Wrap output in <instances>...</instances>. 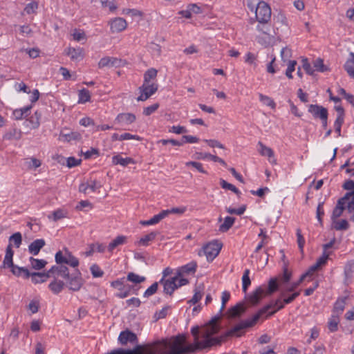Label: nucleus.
Masks as SVG:
<instances>
[{
	"label": "nucleus",
	"mask_w": 354,
	"mask_h": 354,
	"mask_svg": "<svg viewBox=\"0 0 354 354\" xmlns=\"http://www.w3.org/2000/svg\"><path fill=\"white\" fill-rule=\"evenodd\" d=\"M53 267H57V270L51 273L48 278H54L48 284V288L53 294H59L65 286L74 292L81 289L84 283V280L78 269L70 274L68 268L65 265L53 266Z\"/></svg>",
	"instance_id": "nucleus-2"
},
{
	"label": "nucleus",
	"mask_w": 354,
	"mask_h": 354,
	"mask_svg": "<svg viewBox=\"0 0 354 354\" xmlns=\"http://www.w3.org/2000/svg\"><path fill=\"white\" fill-rule=\"evenodd\" d=\"M68 216V211L64 209H57L53 212L52 216H48L49 218H53L54 221H57Z\"/></svg>",
	"instance_id": "nucleus-30"
},
{
	"label": "nucleus",
	"mask_w": 354,
	"mask_h": 354,
	"mask_svg": "<svg viewBox=\"0 0 354 354\" xmlns=\"http://www.w3.org/2000/svg\"><path fill=\"white\" fill-rule=\"evenodd\" d=\"M302 62V67L306 73L310 75H314L315 71L312 68L310 63L308 62V59H304Z\"/></svg>",
	"instance_id": "nucleus-58"
},
{
	"label": "nucleus",
	"mask_w": 354,
	"mask_h": 354,
	"mask_svg": "<svg viewBox=\"0 0 354 354\" xmlns=\"http://www.w3.org/2000/svg\"><path fill=\"white\" fill-rule=\"evenodd\" d=\"M344 68L348 73V76L354 79V53H350L349 57L344 65Z\"/></svg>",
	"instance_id": "nucleus-21"
},
{
	"label": "nucleus",
	"mask_w": 354,
	"mask_h": 354,
	"mask_svg": "<svg viewBox=\"0 0 354 354\" xmlns=\"http://www.w3.org/2000/svg\"><path fill=\"white\" fill-rule=\"evenodd\" d=\"M169 308L170 307L167 306L162 308V309L160 310V311L156 312L154 315V318L156 321L166 317V316L167 315V310L169 309Z\"/></svg>",
	"instance_id": "nucleus-55"
},
{
	"label": "nucleus",
	"mask_w": 354,
	"mask_h": 354,
	"mask_svg": "<svg viewBox=\"0 0 354 354\" xmlns=\"http://www.w3.org/2000/svg\"><path fill=\"white\" fill-rule=\"evenodd\" d=\"M9 241L14 243L15 246L19 248L22 242V236L20 232H16L10 236Z\"/></svg>",
	"instance_id": "nucleus-45"
},
{
	"label": "nucleus",
	"mask_w": 354,
	"mask_h": 354,
	"mask_svg": "<svg viewBox=\"0 0 354 354\" xmlns=\"http://www.w3.org/2000/svg\"><path fill=\"white\" fill-rule=\"evenodd\" d=\"M159 234L158 232L154 231L142 237L138 241L139 245L147 246L149 245V242L153 241L157 235Z\"/></svg>",
	"instance_id": "nucleus-31"
},
{
	"label": "nucleus",
	"mask_w": 354,
	"mask_h": 354,
	"mask_svg": "<svg viewBox=\"0 0 354 354\" xmlns=\"http://www.w3.org/2000/svg\"><path fill=\"white\" fill-rule=\"evenodd\" d=\"M223 244L214 241L205 244L198 252V256L205 255L208 261H212L219 254Z\"/></svg>",
	"instance_id": "nucleus-6"
},
{
	"label": "nucleus",
	"mask_w": 354,
	"mask_h": 354,
	"mask_svg": "<svg viewBox=\"0 0 354 354\" xmlns=\"http://www.w3.org/2000/svg\"><path fill=\"white\" fill-rule=\"evenodd\" d=\"M31 267L32 269L39 270L44 268L47 265V261L44 259H38L32 257L29 259Z\"/></svg>",
	"instance_id": "nucleus-27"
},
{
	"label": "nucleus",
	"mask_w": 354,
	"mask_h": 354,
	"mask_svg": "<svg viewBox=\"0 0 354 354\" xmlns=\"http://www.w3.org/2000/svg\"><path fill=\"white\" fill-rule=\"evenodd\" d=\"M249 274L250 270L245 269L242 277V289L244 293L247 292L248 288L251 284V280Z\"/></svg>",
	"instance_id": "nucleus-34"
},
{
	"label": "nucleus",
	"mask_w": 354,
	"mask_h": 354,
	"mask_svg": "<svg viewBox=\"0 0 354 354\" xmlns=\"http://www.w3.org/2000/svg\"><path fill=\"white\" fill-rule=\"evenodd\" d=\"M324 202H319L316 211L317 218L321 225L323 224L322 216L324 215V210L323 208Z\"/></svg>",
	"instance_id": "nucleus-50"
},
{
	"label": "nucleus",
	"mask_w": 354,
	"mask_h": 354,
	"mask_svg": "<svg viewBox=\"0 0 354 354\" xmlns=\"http://www.w3.org/2000/svg\"><path fill=\"white\" fill-rule=\"evenodd\" d=\"M14 251L12 249V244L9 243L6 250V255L3 261V267L6 268L7 266H12V257Z\"/></svg>",
	"instance_id": "nucleus-24"
},
{
	"label": "nucleus",
	"mask_w": 354,
	"mask_h": 354,
	"mask_svg": "<svg viewBox=\"0 0 354 354\" xmlns=\"http://www.w3.org/2000/svg\"><path fill=\"white\" fill-rule=\"evenodd\" d=\"M246 310L244 302H239L232 306L228 310L229 317L230 318H236L241 317Z\"/></svg>",
	"instance_id": "nucleus-17"
},
{
	"label": "nucleus",
	"mask_w": 354,
	"mask_h": 354,
	"mask_svg": "<svg viewBox=\"0 0 354 354\" xmlns=\"http://www.w3.org/2000/svg\"><path fill=\"white\" fill-rule=\"evenodd\" d=\"M335 223L334 228L336 230H347L350 225L347 220L342 219L339 221L333 222Z\"/></svg>",
	"instance_id": "nucleus-44"
},
{
	"label": "nucleus",
	"mask_w": 354,
	"mask_h": 354,
	"mask_svg": "<svg viewBox=\"0 0 354 354\" xmlns=\"http://www.w3.org/2000/svg\"><path fill=\"white\" fill-rule=\"evenodd\" d=\"M79 100L78 103L84 104L91 100L90 91L86 88H82L79 91Z\"/></svg>",
	"instance_id": "nucleus-35"
},
{
	"label": "nucleus",
	"mask_w": 354,
	"mask_h": 354,
	"mask_svg": "<svg viewBox=\"0 0 354 354\" xmlns=\"http://www.w3.org/2000/svg\"><path fill=\"white\" fill-rule=\"evenodd\" d=\"M111 30L113 32H119L124 30L127 26L126 20L122 17H116L110 22Z\"/></svg>",
	"instance_id": "nucleus-16"
},
{
	"label": "nucleus",
	"mask_w": 354,
	"mask_h": 354,
	"mask_svg": "<svg viewBox=\"0 0 354 354\" xmlns=\"http://www.w3.org/2000/svg\"><path fill=\"white\" fill-rule=\"evenodd\" d=\"M136 120V117L133 113H122L117 115L115 121L118 123L129 124L134 122Z\"/></svg>",
	"instance_id": "nucleus-19"
},
{
	"label": "nucleus",
	"mask_w": 354,
	"mask_h": 354,
	"mask_svg": "<svg viewBox=\"0 0 354 354\" xmlns=\"http://www.w3.org/2000/svg\"><path fill=\"white\" fill-rule=\"evenodd\" d=\"M112 162L113 165H120L122 166L126 167L129 164H134L135 160L130 157L122 158L120 155H116L113 156Z\"/></svg>",
	"instance_id": "nucleus-23"
},
{
	"label": "nucleus",
	"mask_w": 354,
	"mask_h": 354,
	"mask_svg": "<svg viewBox=\"0 0 354 354\" xmlns=\"http://www.w3.org/2000/svg\"><path fill=\"white\" fill-rule=\"evenodd\" d=\"M64 54L68 56L72 60H80L84 57L83 48L80 46H69L64 50Z\"/></svg>",
	"instance_id": "nucleus-13"
},
{
	"label": "nucleus",
	"mask_w": 354,
	"mask_h": 354,
	"mask_svg": "<svg viewBox=\"0 0 354 354\" xmlns=\"http://www.w3.org/2000/svg\"><path fill=\"white\" fill-rule=\"evenodd\" d=\"M246 207V205H243L238 209L226 207V211L230 214L241 215L245 212Z\"/></svg>",
	"instance_id": "nucleus-47"
},
{
	"label": "nucleus",
	"mask_w": 354,
	"mask_h": 354,
	"mask_svg": "<svg viewBox=\"0 0 354 354\" xmlns=\"http://www.w3.org/2000/svg\"><path fill=\"white\" fill-rule=\"evenodd\" d=\"M82 162L81 159H76L75 157H69L67 158V167L69 168L79 165Z\"/></svg>",
	"instance_id": "nucleus-64"
},
{
	"label": "nucleus",
	"mask_w": 354,
	"mask_h": 354,
	"mask_svg": "<svg viewBox=\"0 0 354 354\" xmlns=\"http://www.w3.org/2000/svg\"><path fill=\"white\" fill-rule=\"evenodd\" d=\"M41 113L38 111H35L27 120L30 124L31 129H37L40 124Z\"/></svg>",
	"instance_id": "nucleus-29"
},
{
	"label": "nucleus",
	"mask_w": 354,
	"mask_h": 354,
	"mask_svg": "<svg viewBox=\"0 0 354 354\" xmlns=\"http://www.w3.org/2000/svg\"><path fill=\"white\" fill-rule=\"evenodd\" d=\"M297 244H298V247L300 250V251L301 252H303L304 251V244H305V239L303 236V235L301 234V231L300 229H297Z\"/></svg>",
	"instance_id": "nucleus-52"
},
{
	"label": "nucleus",
	"mask_w": 354,
	"mask_h": 354,
	"mask_svg": "<svg viewBox=\"0 0 354 354\" xmlns=\"http://www.w3.org/2000/svg\"><path fill=\"white\" fill-rule=\"evenodd\" d=\"M91 274L93 277H102L104 275V272L100 269L98 265L93 264L90 268Z\"/></svg>",
	"instance_id": "nucleus-51"
},
{
	"label": "nucleus",
	"mask_w": 354,
	"mask_h": 354,
	"mask_svg": "<svg viewBox=\"0 0 354 354\" xmlns=\"http://www.w3.org/2000/svg\"><path fill=\"white\" fill-rule=\"evenodd\" d=\"M199 327L194 326L191 333L194 337V344L188 343L185 333L152 342L146 346H137L131 351H120L119 354H193L199 350L211 348L210 339L200 341Z\"/></svg>",
	"instance_id": "nucleus-1"
},
{
	"label": "nucleus",
	"mask_w": 354,
	"mask_h": 354,
	"mask_svg": "<svg viewBox=\"0 0 354 354\" xmlns=\"http://www.w3.org/2000/svg\"><path fill=\"white\" fill-rule=\"evenodd\" d=\"M60 136L64 138L65 140L69 142L72 140H77L80 138V135L76 132H71L70 133H61Z\"/></svg>",
	"instance_id": "nucleus-59"
},
{
	"label": "nucleus",
	"mask_w": 354,
	"mask_h": 354,
	"mask_svg": "<svg viewBox=\"0 0 354 354\" xmlns=\"http://www.w3.org/2000/svg\"><path fill=\"white\" fill-rule=\"evenodd\" d=\"M313 66L319 72L323 73L328 71V68L324 64V60L321 58H317L314 61Z\"/></svg>",
	"instance_id": "nucleus-43"
},
{
	"label": "nucleus",
	"mask_w": 354,
	"mask_h": 354,
	"mask_svg": "<svg viewBox=\"0 0 354 354\" xmlns=\"http://www.w3.org/2000/svg\"><path fill=\"white\" fill-rule=\"evenodd\" d=\"M255 15L259 23H268L271 18V8L266 2L260 1L256 7Z\"/></svg>",
	"instance_id": "nucleus-9"
},
{
	"label": "nucleus",
	"mask_w": 354,
	"mask_h": 354,
	"mask_svg": "<svg viewBox=\"0 0 354 354\" xmlns=\"http://www.w3.org/2000/svg\"><path fill=\"white\" fill-rule=\"evenodd\" d=\"M38 8V3L35 1H32L28 4L26 5V6L24 8V11L30 15L33 12H35V10Z\"/></svg>",
	"instance_id": "nucleus-61"
},
{
	"label": "nucleus",
	"mask_w": 354,
	"mask_h": 354,
	"mask_svg": "<svg viewBox=\"0 0 354 354\" xmlns=\"http://www.w3.org/2000/svg\"><path fill=\"white\" fill-rule=\"evenodd\" d=\"M198 267L197 262L192 261L186 265L180 267L177 271V276L182 277L183 274H194Z\"/></svg>",
	"instance_id": "nucleus-14"
},
{
	"label": "nucleus",
	"mask_w": 354,
	"mask_h": 354,
	"mask_svg": "<svg viewBox=\"0 0 354 354\" xmlns=\"http://www.w3.org/2000/svg\"><path fill=\"white\" fill-rule=\"evenodd\" d=\"M45 245L44 239H36L28 245V252L33 255H37Z\"/></svg>",
	"instance_id": "nucleus-20"
},
{
	"label": "nucleus",
	"mask_w": 354,
	"mask_h": 354,
	"mask_svg": "<svg viewBox=\"0 0 354 354\" xmlns=\"http://www.w3.org/2000/svg\"><path fill=\"white\" fill-rule=\"evenodd\" d=\"M21 132L20 130H17V129H12L4 134L3 139L8 140L12 139L19 140L21 138Z\"/></svg>",
	"instance_id": "nucleus-38"
},
{
	"label": "nucleus",
	"mask_w": 354,
	"mask_h": 354,
	"mask_svg": "<svg viewBox=\"0 0 354 354\" xmlns=\"http://www.w3.org/2000/svg\"><path fill=\"white\" fill-rule=\"evenodd\" d=\"M203 287L201 286H196L194 288V294L192 298L188 301L189 304H197L203 297Z\"/></svg>",
	"instance_id": "nucleus-28"
},
{
	"label": "nucleus",
	"mask_w": 354,
	"mask_h": 354,
	"mask_svg": "<svg viewBox=\"0 0 354 354\" xmlns=\"http://www.w3.org/2000/svg\"><path fill=\"white\" fill-rule=\"evenodd\" d=\"M279 290L278 279L272 277L268 282V286L257 287L250 295L245 297L248 304L251 306L258 305L263 297L270 296Z\"/></svg>",
	"instance_id": "nucleus-3"
},
{
	"label": "nucleus",
	"mask_w": 354,
	"mask_h": 354,
	"mask_svg": "<svg viewBox=\"0 0 354 354\" xmlns=\"http://www.w3.org/2000/svg\"><path fill=\"white\" fill-rule=\"evenodd\" d=\"M220 185L223 189L230 190L236 194L238 197H239L241 192L232 184L229 183L226 180L221 178Z\"/></svg>",
	"instance_id": "nucleus-39"
},
{
	"label": "nucleus",
	"mask_w": 354,
	"mask_h": 354,
	"mask_svg": "<svg viewBox=\"0 0 354 354\" xmlns=\"http://www.w3.org/2000/svg\"><path fill=\"white\" fill-rule=\"evenodd\" d=\"M230 298V294L229 292L227 291H224L223 293H222V305H221V308L219 310V313L220 314H222V312L223 310L225 309V305L227 304V302L229 301Z\"/></svg>",
	"instance_id": "nucleus-57"
},
{
	"label": "nucleus",
	"mask_w": 354,
	"mask_h": 354,
	"mask_svg": "<svg viewBox=\"0 0 354 354\" xmlns=\"http://www.w3.org/2000/svg\"><path fill=\"white\" fill-rule=\"evenodd\" d=\"M304 281V279L301 277L297 281L292 282L290 283L288 286H286L285 288H287L288 292H295V290L300 286V284Z\"/></svg>",
	"instance_id": "nucleus-56"
},
{
	"label": "nucleus",
	"mask_w": 354,
	"mask_h": 354,
	"mask_svg": "<svg viewBox=\"0 0 354 354\" xmlns=\"http://www.w3.org/2000/svg\"><path fill=\"white\" fill-rule=\"evenodd\" d=\"M185 165L187 167L192 166L196 169H197L199 172L203 173V174H207V171L203 169V165L201 162H196V161H189V162H187L185 163Z\"/></svg>",
	"instance_id": "nucleus-49"
},
{
	"label": "nucleus",
	"mask_w": 354,
	"mask_h": 354,
	"mask_svg": "<svg viewBox=\"0 0 354 354\" xmlns=\"http://www.w3.org/2000/svg\"><path fill=\"white\" fill-rule=\"evenodd\" d=\"M346 299V297H344V298H341V299H339L336 301V302L334 304V307H333V313L336 314V315H339L341 314L344 310V307H345V301Z\"/></svg>",
	"instance_id": "nucleus-32"
},
{
	"label": "nucleus",
	"mask_w": 354,
	"mask_h": 354,
	"mask_svg": "<svg viewBox=\"0 0 354 354\" xmlns=\"http://www.w3.org/2000/svg\"><path fill=\"white\" fill-rule=\"evenodd\" d=\"M297 65V61L290 60L288 64V68L286 71V75L289 79H292V73L295 70V66Z\"/></svg>",
	"instance_id": "nucleus-48"
},
{
	"label": "nucleus",
	"mask_w": 354,
	"mask_h": 354,
	"mask_svg": "<svg viewBox=\"0 0 354 354\" xmlns=\"http://www.w3.org/2000/svg\"><path fill=\"white\" fill-rule=\"evenodd\" d=\"M157 73L158 71L153 68L148 69L144 74V84H149L151 80L156 77Z\"/></svg>",
	"instance_id": "nucleus-41"
},
{
	"label": "nucleus",
	"mask_w": 354,
	"mask_h": 354,
	"mask_svg": "<svg viewBox=\"0 0 354 354\" xmlns=\"http://www.w3.org/2000/svg\"><path fill=\"white\" fill-rule=\"evenodd\" d=\"M178 281V276H175L168 279H161L159 281L163 286V292L167 295L171 296L175 291L178 289L176 286V281Z\"/></svg>",
	"instance_id": "nucleus-12"
},
{
	"label": "nucleus",
	"mask_w": 354,
	"mask_h": 354,
	"mask_svg": "<svg viewBox=\"0 0 354 354\" xmlns=\"http://www.w3.org/2000/svg\"><path fill=\"white\" fill-rule=\"evenodd\" d=\"M258 145L260 147L259 151L261 156H268L270 158H274V151L271 148L266 146L261 142H259Z\"/></svg>",
	"instance_id": "nucleus-37"
},
{
	"label": "nucleus",
	"mask_w": 354,
	"mask_h": 354,
	"mask_svg": "<svg viewBox=\"0 0 354 354\" xmlns=\"http://www.w3.org/2000/svg\"><path fill=\"white\" fill-rule=\"evenodd\" d=\"M257 55L249 52L245 55V62L251 65H254V66L256 67L257 63L255 61L257 60Z\"/></svg>",
	"instance_id": "nucleus-54"
},
{
	"label": "nucleus",
	"mask_w": 354,
	"mask_h": 354,
	"mask_svg": "<svg viewBox=\"0 0 354 354\" xmlns=\"http://www.w3.org/2000/svg\"><path fill=\"white\" fill-rule=\"evenodd\" d=\"M354 266V261L351 262H348L344 268V274L346 278H349L352 277L353 267Z\"/></svg>",
	"instance_id": "nucleus-63"
},
{
	"label": "nucleus",
	"mask_w": 354,
	"mask_h": 354,
	"mask_svg": "<svg viewBox=\"0 0 354 354\" xmlns=\"http://www.w3.org/2000/svg\"><path fill=\"white\" fill-rule=\"evenodd\" d=\"M64 251L68 258V265L73 268H77L79 266V260L67 248H64Z\"/></svg>",
	"instance_id": "nucleus-40"
},
{
	"label": "nucleus",
	"mask_w": 354,
	"mask_h": 354,
	"mask_svg": "<svg viewBox=\"0 0 354 354\" xmlns=\"http://www.w3.org/2000/svg\"><path fill=\"white\" fill-rule=\"evenodd\" d=\"M57 270V267H51L46 272H30L26 268L23 267L21 274H24V278L25 279H28L31 277L32 282L37 284L46 281L50 274Z\"/></svg>",
	"instance_id": "nucleus-7"
},
{
	"label": "nucleus",
	"mask_w": 354,
	"mask_h": 354,
	"mask_svg": "<svg viewBox=\"0 0 354 354\" xmlns=\"http://www.w3.org/2000/svg\"><path fill=\"white\" fill-rule=\"evenodd\" d=\"M344 211V208L339 207H335V208L333 210L331 219L333 222H335V220L340 217Z\"/></svg>",
	"instance_id": "nucleus-60"
},
{
	"label": "nucleus",
	"mask_w": 354,
	"mask_h": 354,
	"mask_svg": "<svg viewBox=\"0 0 354 354\" xmlns=\"http://www.w3.org/2000/svg\"><path fill=\"white\" fill-rule=\"evenodd\" d=\"M292 273L288 271L286 264L283 267V274L279 275L277 279L279 281V288L286 287V284L288 283L291 279ZM277 278V277H275Z\"/></svg>",
	"instance_id": "nucleus-18"
},
{
	"label": "nucleus",
	"mask_w": 354,
	"mask_h": 354,
	"mask_svg": "<svg viewBox=\"0 0 354 354\" xmlns=\"http://www.w3.org/2000/svg\"><path fill=\"white\" fill-rule=\"evenodd\" d=\"M159 107V104L158 103L153 104L149 106H147L144 109L143 114L148 116L155 112Z\"/></svg>",
	"instance_id": "nucleus-62"
},
{
	"label": "nucleus",
	"mask_w": 354,
	"mask_h": 354,
	"mask_svg": "<svg viewBox=\"0 0 354 354\" xmlns=\"http://www.w3.org/2000/svg\"><path fill=\"white\" fill-rule=\"evenodd\" d=\"M71 35L73 37V39L76 42L86 41V35L83 30L75 28L71 31Z\"/></svg>",
	"instance_id": "nucleus-25"
},
{
	"label": "nucleus",
	"mask_w": 354,
	"mask_h": 354,
	"mask_svg": "<svg viewBox=\"0 0 354 354\" xmlns=\"http://www.w3.org/2000/svg\"><path fill=\"white\" fill-rule=\"evenodd\" d=\"M55 262L57 263V266H61L64 264L68 265V258L66 255L63 254L61 250H59L56 252L55 256Z\"/></svg>",
	"instance_id": "nucleus-42"
},
{
	"label": "nucleus",
	"mask_w": 354,
	"mask_h": 354,
	"mask_svg": "<svg viewBox=\"0 0 354 354\" xmlns=\"http://www.w3.org/2000/svg\"><path fill=\"white\" fill-rule=\"evenodd\" d=\"M127 237L124 235L118 236L114 239L108 245V251L113 252V250L119 245L125 244L127 243Z\"/></svg>",
	"instance_id": "nucleus-22"
},
{
	"label": "nucleus",
	"mask_w": 354,
	"mask_h": 354,
	"mask_svg": "<svg viewBox=\"0 0 354 354\" xmlns=\"http://www.w3.org/2000/svg\"><path fill=\"white\" fill-rule=\"evenodd\" d=\"M308 111L311 113L313 117L316 120L319 119L320 120H323L324 118L328 116V109L319 104H310Z\"/></svg>",
	"instance_id": "nucleus-11"
},
{
	"label": "nucleus",
	"mask_w": 354,
	"mask_h": 354,
	"mask_svg": "<svg viewBox=\"0 0 354 354\" xmlns=\"http://www.w3.org/2000/svg\"><path fill=\"white\" fill-rule=\"evenodd\" d=\"M339 318L338 315H333L328 323V327L330 332H335L338 330Z\"/></svg>",
	"instance_id": "nucleus-33"
},
{
	"label": "nucleus",
	"mask_w": 354,
	"mask_h": 354,
	"mask_svg": "<svg viewBox=\"0 0 354 354\" xmlns=\"http://www.w3.org/2000/svg\"><path fill=\"white\" fill-rule=\"evenodd\" d=\"M279 295L277 299L271 301L265 306L269 308L266 310L268 312L266 317L272 316L277 311L282 310L286 304H291L300 295L301 290L296 292H288L287 288L282 287L279 288Z\"/></svg>",
	"instance_id": "nucleus-4"
},
{
	"label": "nucleus",
	"mask_w": 354,
	"mask_h": 354,
	"mask_svg": "<svg viewBox=\"0 0 354 354\" xmlns=\"http://www.w3.org/2000/svg\"><path fill=\"white\" fill-rule=\"evenodd\" d=\"M157 84H144L139 87L140 95L138 97V101H145L149 98L158 90Z\"/></svg>",
	"instance_id": "nucleus-10"
},
{
	"label": "nucleus",
	"mask_w": 354,
	"mask_h": 354,
	"mask_svg": "<svg viewBox=\"0 0 354 354\" xmlns=\"http://www.w3.org/2000/svg\"><path fill=\"white\" fill-rule=\"evenodd\" d=\"M220 328L221 327L218 324H207V328L203 333V337L205 339V340H211L209 342V344H211V347L213 346H220L221 343L224 342V337H223V335L219 337H213V335L218 333Z\"/></svg>",
	"instance_id": "nucleus-8"
},
{
	"label": "nucleus",
	"mask_w": 354,
	"mask_h": 354,
	"mask_svg": "<svg viewBox=\"0 0 354 354\" xmlns=\"http://www.w3.org/2000/svg\"><path fill=\"white\" fill-rule=\"evenodd\" d=\"M158 288V282L153 283L151 286H149L144 292L143 296L145 297H149L151 295H154Z\"/></svg>",
	"instance_id": "nucleus-46"
},
{
	"label": "nucleus",
	"mask_w": 354,
	"mask_h": 354,
	"mask_svg": "<svg viewBox=\"0 0 354 354\" xmlns=\"http://www.w3.org/2000/svg\"><path fill=\"white\" fill-rule=\"evenodd\" d=\"M235 218L232 216H226L224 218V222L219 226L218 230L221 232H227L234 225Z\"/></svg>",
	"instance_id": "nucleus-26"
},
{
	"label": "nucleus",
	"mask_w": 354,
	"mask_h": 354,
	"mask_svg": "<svg viewBox=\"0 0 354 354\" xmlns=\"http://www.w3.org/2000/svg\"><path fill=\"white\" fill-rule=\"evenodd\" d=\"M121 59L112 57H102L99 63H98V67L100 68H104V67H118L120 66Z\"/></svg>",
	"instance_id": "nucleus-15"
},
{
	"label": "nucleus",
	"mask_w": 354,
	"mask_h": 354,
	"mask_svg": "<svg viewBox=\"0 0 354 354\" xmlns=\"http://www.w3.org/2000/svg\"><path fill=\"white\" fill-rule=\"evenodd\" d=\"M127 279L136 285L140 284L146 280V278L142 276H140L134 272H129L127 276Z\"/></svg>",
	"instance_id": "nucleus-36"
},
{
	"label": "nucleus",
	"mask_w": 354,
	"mask_h": 354,
	"mask_svg": "<svg viewBox=\"0 0 354 354\" xmlns=\"http://www.w3.org/2000/svg\"><path fill=\"white\" fill-rule=\"evenodd\" d=\"M124 278L118 279L115 281H113L111 283V286L113 288H118L119 290H123L126 288L124 284Z\"/></svg>",
	"instance_id": "nucleus-53"
},
{
	"label": "nucleus",
	"mask_w": 354,
	"mask_h": 354,
	"mask_svg": "<svg viewBox=\"0 0 354 354\" xmlns=\"http://www.w3.org/2000/svg\"><path fill=\"white\" fill-rule=\"evenodd\" d=\"M268 308V306H263L259 309L257 313H255L251 318L241 321L239 324L234 326L230 330L226 331L223 334L224 341H225V339L230 337H241L245 333L243 330L254 326L259 320L261 317L266 313V310Z\"/></svg>",
	"instance_id": "nucleus-5"
}]
</instances>
